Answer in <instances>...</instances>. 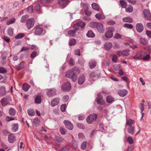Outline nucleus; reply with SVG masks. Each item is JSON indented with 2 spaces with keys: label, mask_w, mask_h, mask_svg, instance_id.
Instances as JSON below:
<instances>
[{
  "label": "nucleus",
  "mask_w": 151,
  "mask_h": 151,
  "mask_svg": "<svg viewBox=\"0 0 151 151\" xmlns=\"http://www.w3.org/2000/svg\"><path fill=\"white\" fill-rule=\"evenodd\" d=\"M80 69L76 67L73 68L71 70L67 71L65 73V76L67 78L71 79L72 81L75 82L78 79V76L80 74Z\"/></svg>",
  "instance_id": "nucleus-1"
},
{
  "label": "nucleus",
  "mask_w": 151,
  "mask_h": 151,
  "mask_svg": "<svg viewBox=\"0 0 151 151\" xmlns=\"http://www.w3.org/2000/svg\"><path fill=\"white\" fill-rule=\"evenodd\" d=\"M86 25L85 22L82 21H80L74 24L73 26L74 30H70L68 32V34L70 36L75 37L78 35L80 32V30L79 27L81 28L84 27Z\"/></svg>",
  "instance_id": "nucleus-2"
},
{
  "label": "nucleus",
  "mask_w": 151,
  "mask_h": 151,
  "mask_svg": "<svg viewBox=\"0 0 151 151\" xmlns=\"http://www.w3.org/2000/svg\"><path fill=\"white\" fill-rule=\"evenodd\" d=\"M114 29L113 27H109L107 29V31L105 33V37L108 38H110L113 36V32Z\"/></svg>",
  "instance_id": "nucleus-3"
},
{
  "label": "nucleus",
  "mask_w": 151,
  "mask_h": 151,
  "mask_svg": "<svg viewBox=\"0 0 151 151\" xmlns=\"http://www.w3.org/2000/svg\"><path fill=\"white\" fill-rule=\"evenodd\" d=\"M70 83L69 82L64 83L62 86V90L64 91H68L70 90L71 88Z\"/></svg>",
  "instance_id": "nucleus-4"
},
{
  "label": "nucleus",
  "mask_w": 151,
  "mask_h": 151,
  "mask_svg": "<svg viewBox=\"0 0 151 151\" xmlns=\"http://www.w3.org/2000/svg\"><path fill=\"white\" fill-rule=\"evenodd\" d=\"M35 23L34 19L33 18H31L28 19L26 22V25L27 28L30 29L34 26Z\"/></svg>",
  "instance_id": "nucleus-5"
},
{
  "label": "nucleus",
  "mask_w": 151,
  "mask_h": 151,
  "mask_svg": "<svg viewBox=\"0 0 151 151\" xmlns=\"http://www.w3.org/2000/svg\"><path fill=\"white\" fill-rule=\"evenodd\" d=\"M97 116L96 114H90L86 119L87 122L89 124L92 123L94 120L96 119Z\"/></svg>",
  "instance_id": "nucleus-6"
},
{
  "label": "nucleus",
  "mask_w": 151,
  "mask_h": 151,
  "mask_svg": "<svg viewBox=\"0 0 151 151\" xmlns=\"http://www.w3.org/2000/svg\"><path fill=\"white\" fill-rule=\"evenodd\" d=\"M143 13L145 17L147 19L149 20H150V18H151V14L149 9H144L143 11Z\"/></svg>",
  "instance_id": "nucleus-7"
},
{
  "label": "nucleus",
  "mask_w": 151,
  "mask_h": 151,
  "mask_svg": "<svg viewBox=\"0 0 151 151\" xmlns=\"http://www.w3.org/2000/svg\"><path fill=\"white\" fill-rule=\"evenodd\" d=\"M66 127L69 130H72L73 128V124L69 121L65 120L63 122Z\"/></svg>",
  "instance_id": "nucleus-8"
},
{
  "label": "nucleus",
  "mask_w": 151,
  "mask_h": 151,
  "mask_svg": "<svg viewBox=\"0 0 151 151\" xmlns=\"http://www.w3.org/2000/svg\"><path fill=\"white\" fill-rule=\"evenodd\" d=\"M146 54V52L143 51H141L138 52L133 57V59L137 60L142 59V57L145 55Z\"/></svg>",
  "instance_id": "nucleus-9"
},
{
  "label": "nucleus",
  "mask_w": 151,
  "mask_h": 151,
  "mask_svg": "<svg viewBox=\"0 0 151 151\" xmlns=\"http://www.w3.org/2000/svg\"><path fill=\"white\" fill-rule=\"evenodd\" d=\"M56 90L52 88L49 90L46 93V94L49 97H51L56 95Z\"/></svg>",
  "instance_id": "nucleus-10"
},
{
  "label": "nucleus",
  "mask_w": 151,
  "mask_h": 151,
  "mask_svg": "<svg viewBox=\"0 0 151 151\" xmlns=\"http://www.w3.org/2000/svg\"><path fill=\"white\" fill-rule=\"evenodd\" d=\"M96 27L98 32L100 33H102L104 31V25L101 23H98Z\"/></svg>",
  "instance_id": "nucleus-11"
},
{
  "label": "nucleus",
  "mask_w": 151,
  "mask_h": 151,
  "mask_svg": "<svg viewBox=\"0 0 151 151\" xmlns=\"http://www.w3.org/2000/svg\"><path fill=\"white\" fill-rule=\"evenodd\" d=\"M35 30L34 34L36 35H41L43 32V29L41 27H36L34 29Z\"/></svg>",
  "instance_id": "nucleus-12"
},
{
  "label": "nucleus",
  "mask_w": 151,
  "mask_h": 151,
  "mask_svg": "<svg viewBox=\"0 0 151 151\" xmlns=\"http://www.w3.org/2000/svg\"><path fill=\"white\" fill-rule=\"evenodd\" d=\"M86 81L85 76L84 75L82 74L81 75L78 79V83L79 85H82Z\"/></svg>",
  "instance_id": "nucleus-13"
},
{
  "label": "nucleus",
  "mask_w": 151,
  "mask_h": 151,
  "mask_svg": "<svg viewBox=\"0 0 151 151\" xmlns=\"http://www.w3.org/2000/svg\"><path fill=\"white\" fill-rule=\"evenodd\" d=\"M136 29L138 32H141L143 30L144 27L141 23H138L136 25Z\"/></svg>",
  "instance_id": "nucleus-14"
},
{
  "label": "nucleus",
  "mask_w": 151,
  "mask_h": 151,
  "mask_svg": "<svg viewBox=\"0 0 151 151\" xmlns=\"http://www.w3.org/2000/svg\"><path fill=\"white\" fill-rule=\"evenodd\" d=\"M135 128L134 126H130L127 128V132L130 134H134L135 132Z\"/></svg>",
  "instance_id": "nucleus-15"
},
{
  "label": "nucleus",
  "mask_w": 151,
  "mask_h": 151,
  "mask_svg": "<svg viewBox=\"0 0 151 151\" xmlns=\"http://www.w3.org/2000/svg\"><path fill=\"white\" fill-rule=\"evenodd\" d=\"M59 101V99L58 98H55L53 99L51 101V105L52 106L57 105L58 104Z\"/></svg>",
  "instance_id": "nucleus-16"
},
{
  "label": "nucleus",
  "mask_w": 151,
  "mask_h": 151,
  "mask_svg": "<svg viewBox=\"0 0 151 151\" xmlns=\"http://www.w3.org/2000/svg\"><path fill=\"white\" fill-rule=\"evenodd\" d=\"M1 103L3 106H4L9 104L8 99L6 98H4L1 100Z\"/></svg>",
  "instance_id": "nucleus-17"
},
{
  "label": "nucleus",
  "mask_w": 151,
  "mask_h": 151,
  "mask_svg": "<svg viewBox=\"0 0 151 151\" xmlns=\"http://www.w3.org/2000/svg\"><path fill=\"white\" fill-rule=\"evenodd\" d=\"M127 93V91L126 90H120L118 92V95L120 96L124 97L125 96Z\"/></svg>",
  "instance_id": "nucleus-18"
},
{
  "label": "nucleus",
  "mask_w": 151,
  "mask_h": 151,
  "mask_svg": "<svg viewBox=\"0 0 151 151\" xmlns=\"http://www.w3.org/2000/svg\"><path fill=\"white\" fill-rule=\"evenodd\" d=\"M104 47L106 50H109L111 49L112 47V44L109 42H107L104 44Z\"/></svg>",
  "instance_id": "nucleus-19"
},
{
  "label": "nucleus",
  "mask_w": 151,
  "mask_h": 151,
  "mask_svg": "<svg viewBox=\"0 0 151 151\" xmlns=\"http://www.w3.org/2000/svg\"><path fill=\"white\" fill-rule=\"evenodd\" d=\"M68 0H60L58 1L59 4L61 6L65 7L68 4Z\"/></svg>",
  "instance_id": "nucleus-20"
},
{
  "label": "nucleus",
  "mask_w": 151,
  "mask_h": 151,
  "mask_svg": "<svg viewBox=\"0 0 151 151\" xmlns=\"http://www.w3.org/2000/svg\"><path fill=\"white\" fill-rule=\"evenodd\" d=\"M15 139V137L13 134H10L8 137V140L9 142L12 143Z\"/></svg>",
  "instance_id": "nucleus-21"
},
{
  "label": "nucleus",
  "mask_w": 151,
  "mask_h": 151,
  "mask_svg": "<svg viewBox=\"0 0 151 151\" xmlns=\"http://www.w3.org/2000/svg\"><path fill=\"white\" fill-rule=\"evenodd\" d=\"M6 91L5 87L4 86H1L0 87V96H2L6 95Z\"/></svg>",
  "instance_id": "nucleus-22"
},
{
  "label": "nucleus",
  "mask_w": 151,
  "mask_h": 151,
  "mask_svg": "<svg viewBox=\"0 0 151 151\" xmlns=\"http://www.w3.org/2000/svg\"><path fill=\"white\" fill-rule=\"evenodd\" d=\"M19 125L17 124H14L12 125V130L13 132H16L18 130Z\"/></svg>",
  "instance_id": "nucleus-23"
},
{
  "label": "nucleus",
  "mask_w": 151,
  "mask_h": 151,
  "mask_svg": "<svg viewBox=\"0 0 151 151\" xmlns=\"http://www.w3.org/2000/svg\"><path fill=\"white\" fill-rule=\"evenodd\" d=\"M95 16L96 18L98 19H104L105 18V16L102 14H97Z\"/></svg>",
  "instance_id": "nucleus-24"
},
{
  "label": "nucleus",
  "mask_w": 151,
  "mask_h": 151,
  "mask_svg": "<svg viewBox=\"0 0 151 151\" xmlns=\"http://www.w3.org/2000/svg\"><path fill=\"white\" fill-rule=\"evenodd\" d=\"M30 87V86L28 84L24 83L22 85V88L24 91L27 92L28 91Z\"/></svg>",
  "instance_id": "nucleus-25"
},
{
  "label": "nucleus",
  "mask_w": 151,
  "mask_h": 151,
  "mask_svg": "<svg viewBox=\"0 0 151 151\" xmlns=\"http://www.w3.org/2000/svg\"><path fill=\"white\" fill-rule=\"evenodd\" d=\"M100 96V97L97 98V103L100 104L102 105L104 104V101L102 100V95L99 93L98 94V96Z\"/></svg>",
  "instance_id": "nucleus-26"
},
{
  "label": "nucleus",
  "mask_w": 151,
  "mask_h": 151,
  "mask_svg": "<svg viewBox=\"0 0 151 151\" xmlns=\"http://www.w3.org/2000/svg\"><path fill=\"white\" fill-rule=\"evenodd\" d=\"M125 8V11L127 12H131L133 10V8L131 5H128L126 6Z\"/></svg>",
  "instance_id": "nucleus-27"
},
{
  "label": "nucleus",
  "mask_w": 151,
  "mask_h": 151,
  "mask_svg": "<svg viewBox=\"0 0 151 151\" xmlns=\"http://www.w3.org/2000/svg\"><path fill=\"white\" fill-rule=\"evenodd\" d=\"M134 123V121L131 119H127L126 126H128V127L132 126Z\"/></svg>",
  "instance_id": "nucleus-28"
},
{
  "label": "nucleus",
  "mask_w": 151,
  "mask_h": 151,
  "mask_svg": "<svg viewBox=\"0 0 151 151\" xmlns=\"http://www.w3.org/2000/svg\"><path fill=\"white\" fill-rule=\"evenodd\" d=\"M123 21L124 22L131 23L132 22L133 20L130 17H126L123 19Z\"/></svg>",
  "instance_id": "nucleus-29"
},
{
  "label": "nucleus",
  "mask_w": 151,
  "mask_h": 151,
  "mask_svg": "<svg viewBox=\"0 0 151 151\" xmlns=\"http://www.w3.org/2000/svg\"><path fill=\"white\" fill-rule=\"evenodd\" d=\"M55 139L57 141L58 143H56V144L58 145H59L60 144L59 143L61 142L62 141V139L61 137H60L57 136H55Z\"/></svg>",
  "instance_id": "nucleus-30"
},
{
  "label": "nucleus",
  "mask_w": 151,
  "mask_h": 151,
  "mask_svg": "<svg viewBox=\"0 0 151 151\" xmlns=\"http://www.w3.org/2000/svg\"><path fill=\"white\" fill-rule=\"evenodd\" d=\"M16 113V111L13 108H11L9 109V113L10 115L11 116H14Z\"/></svg>",
  "instance_id": "nucleus-31"
},
{
  "label": "nucleus",
  "mask_w": 151,
  "mask_h": 151,
  "mask_svg": "<svg viewBox=\"0 0 151 151\" xmlns=\"http://www.w3.org/2000/svg\"><path fill=\"white\" fill-rule=\"evenodd\" d=\"M89 76L90 78L92 79H93L95 78H98L99 77V74H96L94 72H91Z\"/></svg>",
  "instance_id": "nucleus-32"
},
{
  "label": "nucleus",
  "mask_w": 151,
  "mask_h": 151,
  "mask_svg": "<svg viewBox=\"0 0 151 151\" xmlns=\"http://www.w3.org/2000/svg\"><path fill=\"white\" fill-rule=\"evenodd\" d=\"M140 41V42L144 45H146L147 44L148 41L145 38H141Z\"/></svg>",
  "instance_id": "nucleus-33"
},
{
  "label": "nucleus",
  "mask_w": 151,
  "mask_h": 151,
  "mask_svg": "<svg viewBox=\"0 0 151 151\" xmlns=\"http://www.w3.org/2000/svg\"><path fill=\"white\" fill-rule=\"evenodd\" d=\"M86 35L88 37H93L95 36L94 33L91 30L88 31L86 34Z\"/></svg>",
  "instance_id": "nucleus-34"
},
{
  "label": "nucleus",
  "mask_w": 151,
  "mask_h": 151,
  "mask_svg": "<svg viewBox=\"0 0 151 151\" xmlns=\"http://www.w3.org/2000/svg\"><path fill=\"white\" fill-rule=\"evenodd\" d=\"M92 7L93 9L96 10L97 11H99L100 8L99 7L98 5L95 3H93L92 5Z\"/></svg>",
  "instance_id": "nucleus-35"
},
{
  "label": "nucleus",
  "mask_w": 151,
  "mask_h": 151,
  "mask_svg": "<svg viewBox=\"0 0 151 151\" xmlns=\"http://www.w3.org/2000/svg\"><path fill=\"white\" fill-rule=\"evenodd\" d=\"M88 142L84 141L82 142L81 145V148L82 150H85L87 146Z\"/></svg>",
  "instance_id": "nucleus-36"
},
{
  "label": "nucleus",
  "mask_w": 151,
  "mask_h": 151,
  "mask_svg": "<svg viewBox=\"0 0 151 151\" xmlns=\"http://www.w3.org/2000/svg\"><path fill=\"white\" fill-rule=\"evenodd\" d=\"M41 101V98L40 96H37L35 98V101L36 104H40Z\"/></svg>",
  "instance_id": "nucleus-37"
},
{
  "label": "nucleus",
  "mask_w": 151,
  "mask_h": 151,
  "mask_svg": "<svg viewBox=\"0 0 151 151\" xmlns=\"http://www.w3.org/2000/svg\"><path fill=\"white\" fill-rule=\"evenodd\" d=\"M129 50L127 49L124 50L121 52V54L124 56H127L129 54Z\"/></svg>",
  "instance_id": "nucleus-38"
},
{
  "label": "nucleus",
  "mask_w": 151,
  "mask_h": 151,
  "mask_svg": "<svg viewBox=\"0 0 151 151\" xmlns=\"http://www.w3.org/2000/svg\"><path fill=\"white\" fill-rule=\"evenodd\" d=\"M28 114L30 116H33L35 115V111L33 109H29L27 110Z\"/></svg>",
  "instance_id": "nucleus-39"
},
{
  "label": "nucleus",
  "mask_w": 151,
  "mask_h": 151,
  "mask_svg": "<svg viewBox=\"0 0 151 151\" xmlns=\"http://www.w3.org/2000/svg\"><path fill=\"white\" fill-rule=\"evenodd\" d=\"M15 21V19L14 18H13L12 19H9L6 22V24L7 25L14 23Z\"/></svg>",
  "instance_id": "nucleus-40"
},
{
  "label": "nucleus",
  "mask_w": 151,
  "mask_h": 151,
  "mask_svg": "<svg viewBox=\"0 0 151 151\" xmlns=\"http://www.w3.org/2000/svg\"><path fill=\"white\" fill-rule=\"evenodd\" d=\"M33 124L35 126H37L39 125L40 120L37 118H35L33 120Z\"/></svg>",
  "instance_id": "nucleus-41"
},
{
  "label": "nucleus",
  "mask_w": 151,
  "mask_h": 151,
  "mask_svg": "<svg viewBox=\"0 0 151 151\" xmlns=\"http://www.w3.org/2000/svg\"><path fill=\"white\" fill-rule=\"evenodd\" d=\"M25 36L24 34L22 33H19L17 35L15 38L16 39H19L22 38Z\"/></svg>",
  "instance_id": "nucleus-42"
},
{
  "label": "nucleus",
  "mask_w": 151,
  "mask_h": 151,
  "mask_svg": "<svg viewBox=\"0 0 151 151\" xmlns=\"http://www.w3.org/2000/svg\"><path fill=\"white\" fill-rule=\"evenodd\" d=\"M119 2L122 8H125L126 7L127 3L124 0H120Z\"/></svg>",
  "instance_id": "nucleus-43"
},
{
  "label": "nucleus",
  "mask_w": 151,
  "mask_h": 151,
  "mask_svg": "<svg viewBox=\"0 0 151 151\" xmlns=\"http://www.w3.org/2000/svg\"><path fill=\"white\" fill-rule=\"evenodd\" d=\"M114 100V99L111 96H109L107 97L106 98V101L107 102L109 103H111Z\"/></svg>",
  "instance_id": "nucleus-44"
},
{
  "label": "nucleus",
  "mask_w": 151,
  "mask_h": 151,
  "mask_svg": "<svg viewBox=\"0 0 151 151\" xmlns=\"http://www.w3.org/2000/svg\"><path fill=\"white\" fill-rule=\"evenodd\" d=\"M97 24V22H92L89 24V26L91 27L94 28L96 27Z\"/></svg>",
  "instance_id": "nucleus-45"
},
{
  "label": "nucleus",
  "mask_w": 151,
  "mask_h": 151,
  "mask_svg": "<svg viewBox=\"0 0 151 151\" xmlns=\"http://www.w3.org/2000/svg\"><path fill=\"white\" fill-rule=\"evenodd\" d=\"M127 141L129 144H132L133 143V140L131 136H129L127 139Z\"/></svg>",
  "instance_id": "nucleus-46"
},
{
  "label": "nucleus",
  "mask_w": 151,
  "mask_h": 151,
  "mask_svg": "<svg viewBox=\"0 0 151 151\" xmlns=\"http://www.w3.org/2000/svg\"><path fill=\"white\" fill-rule=\"evenodd\" d=\"M76 42V40L75 39H72L70 40L69 45L70 46L74 45L75 44Z\"/></svg>",
  "instance_id": "nucleus-47"
},
{
  "label": "nucleus",
  "mask_w": 151,
  "mask_h": 151,
  "mask_svg": "<svg viewBox=\"0 0 151 151\" xmlns=\"http://www.w3.org/2000/svg\"><path fill=\"white\" fill-rule=\"evenodd\" d=\"M150 58V55L148 54L147 55L143 57L142 58V59L145 61H147L149 60Z\"/></svg>",
  "instance_id": "nucleus-48"
},
{
  "label": "nucleus",
  "mask_w": 151,
  "mask_h": 151,
  "mask_svg": "<svg viewBox=\"0 0 151 151\" xmlns=\"http://www.w3.org/2000/svg\"><path fill=\"white\" fill-rule=\"evenodd\" d=\"M27 17H28L27 15L22 16L21 20V22L22 23L24 22Z\"/></svg>",
  "instance_id": "nucleus-49"
},
{
  "label": "nucleus",
  "mask_w": 151,
  "mask_h": 151,
  "mask_svg": "<svg viewBox=\"0 0 151 151\" xmlns=\"http://www.w3.org/2000/svg\"><path fill=\"white\" fill-rule=\"evenodd\" d=\"M97 65V63L94 61H92L89 63V66H96Z\"/></svg>",
  "instance_id": "nucleus-50"
},
{
  "label": "nucleus",
  "mask_w": 151,
  "mask_h": 151,
  "mask_svg": "<svg viewBox=\"0 0 151 151\" xmlns=\"http://www.w3.org/2000/svg\"><path fill=\"white\" fill-rule=\"evenodd\" d=\"M6 72L7 70L5 68L2 67H0V73H4Z\"/></svg>",
  "instance_id": "nucleus-51"
},
{
  "label": "nucleus",
  "mask_w": 151,
  "mask_h": 151,
  "mask_svg": "<svg viewBox=\"0 0 151 151\" xmlns=\"http://www.w3.org/2000/svg\"><path fill=\"white\" fill-rule=\"evenodd\" d=\"M124 27L129 29H132L133 27V26L132 24L127 23L125 24L124 25Z\"/></svg>",
  "instance_id": "nucleus-52"
},
{
  "label": "nucleus",
  "mask_w": 151,
  "mask_h": 151,
  "mask_svg": "<svg viewBox=\"0 0 151 151\" xmlns=\"http://www.w3.org/2000/svg\"><path fill=\"white\" fill-rule=\"evenodd\" d=\"M60 133L63 135H64L66 133L64 129L62 127H60Z\"/></svg>",
  "instance_id": "nucleus-53"
},
{
  "label": "nucleus",
  "mask_w": 151,
  "mask_h": 151,
  "mask_svg": "<svg viewBox=\"0 0 151 151\" xmlns=\"http://www.w3.org/2000/svg\"><path fill=\"white\" fill-rule=\"evenodd\" d=\"M117 60V55H113L112 58V60L113 62L116 63Z\"/></svg>",
  "instance_id": "nucleus-54"
},
{
  "label": "nucleus",
  "mask_w": 151,
  "mask_h": 151,
  "mask_svg": "<svg viewBox=\"0 0 151 151\" xmlns=\"http://www.w3.org/2000/svg\"><path fill=\"white\" fill-rule=\"evenodd\" d=\"M37 53L36 51L32 52L31 55V58H34L37 56Z\"/></svg>",
  "instance_id": "nucleus-55"
},
{
  "label": "nucleus",
  "mask_w": 151,
  "mask_h": 151,
  "mask_svg": "<svg viewBox=\"0 0 151 151\" xmlns=\"http://www.w3.org/2000/svg\"><path fill=\"white\" fill-rule=\"evenodd\" d=\"M27 11L29 13H31L33 12V6H29L28 7Z\"/></svg>",
  "instance_id": "nucleus-56"
},
{
  "label": "nucleus",
  "mask_w": 151,
  "mask_h": 151,
  "mask_svg": "<svg viewBox=\"0 0 151 151\" xmlns=\"http://www.w3.org/2000/svg\"><path fill=\"white\" fill-rule=\"evenodd\" d=\"M66 108V105L65 104H62L61 106L60 110L62 112H64L65 111Z\"/></svg>",
  "instance_id": "nucleus-57"
},
{
  "label": "nucleus",
  "mask_w": 151,
  "mask_h": 151,
  "mask_svg": "<svg viewBox=\"0 0 151 151\" xmlns=\"http://www.w3.org/2000/svg\"><path fill=\"white\" fill-rule=\"evenodd\" d=\"M77 126L80 129H84L85 128L84 125L81 123H78L77 124Z\"/></svg>",
  "instance_id": "nucleus-58"
},
{
  "label": "nucleus",
  "mask_w": 151,
  "mask_h": 151,
  "mask_svg": "<svg viewBox=\"0 0 151 151\" xmlns=\"http://www.w3.org/2000/svg\"><path fill=\"white\" fill-rule=\"evenodd\" d=\"M40 9V6L39 4H37L35 7V9L36 11H39Z\"/></svg>",
  "instance_id": "nucleus-59"
},
{
  "label": "nucleus",
  "mask_w": 151,
  "mask_h": 151,
  "mask_svg": "<svg viewBox=\"0 0 151 151\" xmlns=\"http://www.w3.org/2000/svg\"><path fill=\"white\" fill-rule=\"evenodd\" d=\"M83 7L84 8V11L88 9V5L87 4H83Z\"/></svg>",
  "instance_id": "nucleus-60"
},
{
  "label": "nucleus",
  "mask_w": 151,
  "mask_h": 151,
  "mask_svg": "<svg viewBox=\"0 0 151 151\" xmlns=\"http://www.w3.org/2000/svg\"><path fill=\"white\" fill-rule=\"evenodd\" d=\"M8 32L9 35L10 36H12L13 35V31L12 29H9Z\"/></svg>",
  "instance_id": "nucleus-61"
},
{
  "label": "nucleus",
  "mask_w": 151,
  "mask_h": 151,
  "mask_svg": "<svg viewBox=\"0 0 151 151\" xmlns=\"http://www.w3.org/2000/svg\"><path fill=\"white\" fill-rule=\"evenodd\" d=\"M139 107L141 111H143L144 109V107L143 104H139Z\"/></svg>",
  "instance_id": "nucleus-62"
},
{
  "label": "nucleus",
  "mask_w": 151,
  "mask_h": 151,
  "mask_svg": "<svg viewBox=\"0 0 151 151\" xmlns=\"http://www.w3.org/2000/svg\"><path fill=\"white\" fill-rule=\"evenodd\" d=\"M69 98L68 96H63V101L64 102L67 101L69 99Z\"/></svg>",
  "instance_id": "nucleus-63"
},
{
  "label": "nucleus",
  "mask_w": 151,
  "mask_h": 151,
  "mask_svg": "<svg viewBox=\"0 0 151 151\" xmlns=\"http://www.w3.org/2000/svg\"><path fill=\"white\" fill-rule=\"evenodd\" d=\"M146 34L147 35L150 37L151 38V31L149 30H147L146 31Z\"/></svg>",
  "instance_id": "nucleus-64"
}]
</instances>
